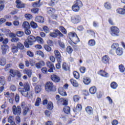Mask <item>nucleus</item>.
I'll use <instances>...</instances> for the list:
<instances>
[{"mask_svg": "<svg viewBox=\"0 0 125 125\" xmlns=\"http://www.w3.org/2000/svg\"><path fill=\"white\" fill-rule=\"evenodd\" d=\"M70 110L71 109L70 108V107L69 106H65L63 108V111L64 112V113H65V114H70Z\"/></svg>", "mask_w": 125, "mask_h": 125, "instance_id": "f704fd0d", "label": "nucleus"}, {"mask_svg": "<svg viewBox=\"0 0 125 125\" xmlns=\"http://www.w3.org/2000/svg\"><path fill=\"white\" fill-rule=\"evenodd\" d=\"M99 74L102 77H105V78L109 77V74L108 73L105 72V71H104V70H100Z\"/></svg>", "mask_w": 125, "mask_h": 125, "instance_id": "412c9836", "label": "nucleus"}, {"mask_svg": "<svg viewBox=\"0 0 125 125\" xmlns=\"http://www.w3.org/2000/svg\"><path fill=\"white\" fill-rule=\"evenodd\" d=\"M27 54L30 57H34V53H33L31 51H27Z\"/></svg>", "mask_w": 125, "mask_h": 125, "instance_id": "774afa93", "label": "nucleus"}, {"mask_svg": "<svg viewBox=\"0 0 125 125\" xmlns=\"http://www.w3.org/2000/svg\"><path fill=\"white\" fill-rule=\"evenodd\" d=\"M119 69L121 73H124L125 70V66L123 64L119 65Z\"/></svg>", "mask_w": 125, "mask_h": 125, "instance_id": "58836bf2", "label": "nucleus"}, {"mask_svg": "<svg viewBox=\"0 0 125 125\" xmlns=\"http://www.w3.org/2000/svg\"><path fill=\"white\" fill-rule=\"evenodd\" d=\"M85 111L88 114H92V113H93V109H92L91 106H87L85 108Z\"/></svg>", "mask_w": 125, "mask_h": 125, "instance_id": "5701e85b", "label": "nucleus"}, {"mask_svg": "<svg viewBox=\"0 0 125 125\" xmlns=\"http://www.w3.org/2000/svg\"><path fill=\"white\" fill-rule=\"evenodd\" d=\"M62 67L64 71H68V70L70 69L69 65L66 62L63 63L62 65Z\"/></svg>", "mask_w": 125, "mask_h": 125, "instance_id": "bb28decb", "label": "nucleus"}, {"mask_svg": "<svg viewBox=\"0 0 125 125\" xmlns=\"http://www.w3.org/2000/svg\"><path fill=\"white\" fill-rule=\"evenodd\" d=\"M83 83L85 84H89L90 83V79L88 77H85L83 79Z\"/></svg>", "mask_w": 125, "mask_h": 125, "instance_id": "cd10ccee", "label": "nucleus"}, {"mask_svg": "<svg viewBox=\"0 0 125 125\" xmlns=\"http://www.w3.org/2000/svg\"><path fill=\"white\" fill-rule=\"evenodd\" d=\"M81 6H83V2L81 0H77L72 6V10L75 12L79 11Z\"/></svg>", "mask_w": 125, "mask_h": 125, "instance_id": "39448f33", "label": "nucleus"}, {"mask_svg": "<svg viewBox=\"0 0 125 125\" xmlns=\"http://www.w3.org/2000/svg\"><path fill=\"white\" fill-rule=\"evenodd\" d=\"M72 40L75 42L70 43V44L72 45V46H73L75 49H77V46H76V44H77V42H80V39H79V37H78V36L76 35Z\"/></svg>", "mask_w": 125, "mask_h": 125, "instance_id": "1a4fd4ad", "label": "nucleus"}, {"mask_svg": "<svg viewBox=\"0 0 125 125\" xmlns=\"http://www.w3.org/2000/svg\"><path fill=\"white\" fill-rule=\"evenodd\" d=\"M22 27L25 29H30V24L28 21H24L22 24Z\"/></svg>", "mask_w": 125, "mask_h": 125, "instance_id": "c85d7f7f", "label": "nucleus"}, {"mask_svg": "<svg viewBox=\"0 0 125 125\" xmlns=\"http://www.w3.org/2000/svg\"><path fill=\"white\" fill-rule=\"evenodd\" d=\"M70 82L71 83L72 85L73 86H75V87H78L79 86V83H78V82L74 79H71L70 80Z\"/></svg>", "mask_w": 125, "mask_h": 125, "instance_id": "7c9ffc66", "label": "nucleus"}, {"mask_svg": "<svg viewBox=\"0 0 125 125\" xmlns=\"http://www.w3.org/2000/svg\"><path fill=\"white\" fill-rule=\"evenodd\" d=\"M104 7L106 9H111L112 8V6L111 5V3L109 2H106L104 3Z\"/></svg>", "mask_w": 125, "mask_h": 125, "instance_id": "c9c22d12", "label": "nucleus"}, {"mask_svg": "<svg viewBox=\"0 0 125 125\" xmlns=\"http://www.w3.org/2000/svg\"><path fill=\"white\" fill-rule=\"evenodd\" d=\"M11 50L13 53H17V52H18V47L14 44H13L11 45Z\"/></svg>", "mask_w": 125, "mask_h": 125, "instance_id": "a211bd4d", "label": "nucleus"}, {"mask_svg": "<svg viewBox=\"0 0 125 125\" xmlns=\"http://www.w3.org/2000/svg\"><path fill=\"white\" fill-rule=\"evenodd\" d=\"M29 110L30 108L28 106H26L25 108L23 110V116H26L27 114H28V112H29Z\"/></svg>", "mask_w": 125, "mask_h": 125, "instance_id": "79ce46f5", "label": "nucleus"}, {"mask_svg": "<svg viewBox=\"0 0 125 125\" xmlns=\"http://www.w3.org/2000/svg\"><path fill=\"white\" fill-rule=\"evenodd\" d=\"M59 0H51V5L53 6L55 4H56L58 2Z\"/></svg>", "mask_w": 125, "mask_h": 125, "instance_id": "69168bd1", "label": "nucleus"}, {"mask_svg": "<svg viewBox=\"0 0 125 125\" xmlns=\"http://www.w3.org/2000/svg\"><path fill=\"white\" fill-rule=\"evenodd\" d=\"M16 34L18 37H23L24 36V32L23 31H18Z\"/></svg>", "mask_w": 125, "mask_h": 125, "instance_id": "680f3d73", "label": "nucleus"}, {"mask_svg": "<svg viewBox=\"0 0 125 125\" xmlns=\"http://www.w3.org/2000/svg\"><path fill=\"white\" fill-rule=\"evenodd\" d=\"M31 12L34 14L39 13V8H33L31 9Z\"/></svg>", "mask_w": 125, "mask_h": 125, "instance_id": "13d9d810", "label": "nucleus"}, {"mask_svg": "<svg viewBox=\"0 0 125 125\" xmlns=\"http://www.w3.org/2000/svg\"><path fill=\"white\" fill-rule=\"evenodd\" d=\"M51 80L55 83H59L60 82V78L56 75H53L51 76Z\"/></svg>", "mask_w": 125, "mask_h": 125, "instance_id": "4468645a", "label": "nucleus"}, {"mask_svg": "<svg viewBox=\"0 0 125 125\" xmlns=\"http://www.w3.org/2000/svg\"><path fill=\"white\" fill-rule=\"evenodd\" d=\"M66 51L68 52V53H69V54H71V53L73 52V49L70 46H67L66 48Z\"/></svg>", "mask_w": 125, "mask_h": 125, "instance_id": "8fccbe9b", "label": "nucleus"}, {"mask_svg": "<svg viewBox=\"0 0 125 125\" xmlns=\"http://www.w3.org/2000/svg\"><path fill=\"white\" fill-rule=\"evenodd\" d=\"M14 115H20L21 114V107L20 106L16 107L14 105L12 108Z\"/></svg>", "mask_w": 125, "mask_h": 125, "instance_id": "423d86ee", "label": "nucleus"}, {"mask_svg": "<svg viewBox=\"0 0 125 125\" xmlns=\"http://www.w3.org/2000/svg\"><path fill=\"white\" fill-rule=\"evenodd\" d=\"M96 44V42L94 39H90L88 42V45L89 46H94Z\"/></svg>", "mask_w": 125, "mask_h": 125, "instance_id": "6ab92c4d", "label": "nucleus"}, {"mask_svg": "<svg viewBox=\"0 0 125 125\" xmlns=\"http://www.w3.org/2000/svg\"><path fill=\"white\" fill-rule=\"evenodd\" d=\"M35 21L39 23H43L44 19L42 16H37L35 18Z\"/></svg>", "mask_w": 125, "mask_h": 125, "instance_id": "f3484780", "label": "nucleus"}, {"mask_svg": "<svg viewBox=\"0 0 125 125\" xmlns=\"http://www.w3.org/2000/svg\"><path fill=\"white\" fill-rule=\"evenodd\" d=\"M35 91L36 93H40V92L42 91V87L40 85L36 86Z\"/></svg>", "mask_w": 125, "mask_h": 125, "instance_id": "72a5a7b5", "label": "nucleus"}, {"mask_svg": "<svg viewBox=\"0 0 125 125\" xmlns=\"http://www.w3.org/2000/svg\"><path fill=\"white\" fill-rule=\"evenodd\" d=\"M45 88L46 91H55L56 90L55 87L53 85V83L51 82H48L46 83Z\"/></svg>", "mask_w": 125, "mask_h": 125, "instance_id": "20e7f679", "label": "nucleus"}, {"mask_svg": "<svg viewBox=\"0 0 125 125\" xmlns=\"http://www.w3.org/2000/svg\"><path fill=\"white\" fill-rule=\"evenodd\" d=\"M36 54L37 55H39L40 56H42L43 58L44 57V55L42 51H37L36 52Z\"/></svg>", "mask_w": 125, "mask_h": 125, "instance_id": "49530a36", "label": "nucleus"}, {"mask_svg": "<svg viewBox=\"0 0 125 125\" xmlns=\"http://www.w3.org/2000/svg\"><path fill=\"white\" fill-rule=\"evenodd\" d=\"M120 34V29L117 26H113L110 27V35L112 37H118Z\"/></svg>", "mask_w": 125, "mask_h": 125, "instance_id": "7ed1b4c3", "label": "nucleus"}, {"mask_svg": "<svg viewBox=\"0 0 125 125\" xmlns=\"http://www.w3.org/2000/svg\"><path fill=\"white\" fill-rule=\"evenodd\" d=\"M87 32L88 33V34H89V35H91V36H92L94 38H95V32H94L93 31L87 30Z\"/></svg>", "mask_w": 125, "mask_h": 125, "instance_id": "5fc2aeb1", "label": "nucleus"}, {"mask_svg": "<svg viewBox=\"0 0 125 125\" xmlns=\"http://www.w3.org/2000/svg\"><path fill=\"white\" fill-rule=\"evenodd\" d=\"M16 70H14L13 69H11L10 70L9 73H10V75L12 77V78H14V77H15V76H16V72H17Z\"/></svg>", "mask_w": 125, "mask_h": 125, "instance_id": "a878e982", "label": "nucleus"}, {"mask_svg": "<svg viewBox=\"0 0 125 125\" xmlns=\"http://www.w3.org/2000/svg\"><path fill=\"white\" fill-rule=\"evenodd\" d=\"M58 91L59 93H60V94L62 95V96H67V93H66V91L64 90L63 87H59L58 89Z\"/></svg>", "mask_w": 125, "mask_h": 125, "instance_id": "ddd939ff", "label": "nucleus"}, {"mask_svg": "<svg viewBox=\"0 0 125 125\" xmlns=\"http://www.w3.org/2000/svg\"><path fill=\"white\" fill-rule=\"evenodd\" d=\"M47 108L48 110L51 111L53 109V104L51 102H48L47 104Z\"/></svg>", "mask_w": 125, "mask_h": 125, "instance_id": "b1692460", "label": "nucleus"}, {"mask_svg": "<svg viewBox=\"0 0 125 125\" xmlns=\"http://www.w3.org/2000/svg\"><path fill=\"white\" fill-rule=\"evenodd\" d=\"M110 86L113 89H116L118 87V84L116 82H112L110 84Z\"/></svg>", "mask_w": 125, "mask_h": 125, "instance_id": "37998d69", "label": "nucleus"}, {"mask_svg": "<svg viewBox=\"0 0 125 125\" xmlns=\"http://www.w3.org/2000/svg\"><path fill=\"white\" fill-rule=\"evenodd\" d=\"M11 42H19V39L17 37H14L12 38Z\"/></svg>", "mask_w": 125, "mask_h": 125, "instance_id": "052dcab7", "label": "nucleus"}, {"mask_svg": "<svg viewBox=\"0 0 125 125\" xmlns=\"http://www.w3.org/2000/svg\"><path fill=\"white\" fill-rule=\"evenodd\" d=\"M102 62L104 64H108L109 63V61H110V58L107 55L104 56L102 59Z\"/></svg>", "mask_w": 125, "mask_h": 125, "instance_id": "2eb2a0df", "label": "nucleus"}, {"mask_svg": "<svg viewBox=\"0 0 125 125\" xmlns=\"http://www.w3.org/2000/svg\"><path fill=\"white\" fill-rule=\"evenodd\" d=\"M40 0L39 2H35L33 4V7H40L41 6V4H40Z\"/></svg>", "mask_w": 125, "mask_h": 125, "instance_id": "4d7b16f0", "label": "nucleus"}, {"mask_svg": "<svg viewBox=\"0 0 125 125\" xmlns=\"http://www.w3.org/2000/svg\"><path fill=\"white\" fill-rule=\"evenodd\" d=\"M73 76L75 79H80V74L77 71L73 72Z\"/></svg>", "mask_w": 125, "mask_h": 125, "instance_id": "de8ad7c7", "label": "nucleus"}, {"mask_svg": "<svg viewBox=\"0 0 125 125\" xmlns=\"http://www.w3.org/2000/svg\"><path fill=\"white\" fill-rule=\"evenodd\" d=\"M44 48L46 51L49 52L51 51V47H50L49 46L47 45H44Z\"/></svg>", "mask_w": 125, "mask_h": 125, "instance_id": "338daca9", "label": "nucleus"}, {"mask_svg": "<svg viewBox=\"0 0 125 125\" xmlns=\"http://www.w3.org/2000/svg\"><path fill=\"white\" fill-rule=\"evenodd\" d=\"M0 84H1L2 85H4V84H5V80L4 79V77H0Z\"/></svg>", "mask_w": 125, "mask_h": 125, "instance_id": "c03bdc74", "label": "nucleus"}, {"mask_svg": "<svg viewBox=\"0 0 125 125\" xmlns=\"http://www.w3.org/2000/svg\"><path fill=\"white\" fill-rule=\"evenodd\" d=\"M55 57L57 59L58 62H62V59H61V54L58 50H55L54 52Z\"/></svg>", "mask_w": 125, "mask_h": 125, "instance_id": "6e6552de", "label": "nucleus"}, {"mask_svg": "<svg viewBox=\"0 0 125 125\" xmlns=\"http://www.w3.org/2000/svg\"><path fill=\"white\" fill-rule=\"evenodd\" d=\"M59 29L63 34H67V30L63 26H60Z\"/></svg>", "mask_w": 125, "mask_h": 125, "instance_id": "603ef678", "label": "nucleus"}, {"mask_svg": "<svg viewBox=\"0 0 125 125\" xmlns=\"http://www.w3.org/2000/svg\"><path fill=\"white\" fill-rule=\"evenodd\" d=\"M68 36L70 40H73V38L77 36V34L75 33L70 32L68 34Z\"/></svg>", "mask_w": 125, "mask_h": 125, "instance_id": "a19ab883", "label": "nucleus"}, {"mask_svg": "<svg viewBox=\"0 0 125 125\" xmlns=\"http://www.w3.org/2000/svg\"><path fill=\"white\" fill-rule=\"evenodd\" d=\"M30 25H31V27L32 28H33V29H36L38 27V24L34 21H31Z\"/></svg>", "mask_w": 125, "mask_h": 125, "instance_id": "3c124183", "label": "nucleus"}, {"mask_svg": "<svg viewBox=\"0 0 125 125\" xmlns=\"http://www.w3.org/2000/svg\"><path fill=\"white\" fill-rule=\"evenodd\" d=\"M50 37H51L52 38L57 37V33L55 32V30H54V32H52L50 34Z\"/></svg>", "mask_w": 125, "mask_h": 125, "instance_id": "6e6d98bb", "label": "nucleus"}, {"mask_svg": "<svg viewBox=\"0 0 125 125\" xmlns=\"http://www.w3.org/2000/svg\"><path fill=\"white\" fill-rule=\"evenodd\" d=\"M36 41H37L40 44H43V42H44L43 39L39 36L36 37Z\"/></svg>", "mask_w": 125, "mask_h": 125, "instance_id": "c756f323", "label": "nucleus"}, {"mask_svg": "<svg viewBox=\"0 0 125 125\" xmlns=\"http://www.w3.org/2000/svg\"><path fill=\"white\" fill-rule=\"evenodd\" d=\"M26 74L29 78H31V76H32V70L30 69L27 70L26 71Z\"/></svg>", "mask_w": 125, "mask_h": 125, "instance_id": "bf43d9fd", "label": "nucleus"}, {"mask_svg": "<svg viewBox=\"0 0 125 125\" xmlns=\"http://www.w3.org/2000/svg\"><path fill=\"white\" fill-rule=\"evenodd\" d=\"M71 22L74 24H78L81 22V17L79 15H74L71 17Z\"/></svg>", "mask_w": 125, "mask_h": 125, "instance_id": "0eeeda50", "label": "nucleus"}, {"mask_svg": "<svg viewBox=\"0 0 125 125\" xmlns=\"http://www.w3.org/2000/svg\"><path fill=\"white\" fill-rule=\"evenodd\" d=\"M6 64V60L5 58L2 57L0 59V66H5Z\"/></svg>", "mask_w": 125, "mask_h": 125, "instance_id": "4be33fe9", "label": "nucleus"}, {"mask_svg": "<svg viewBox=\"0 0 125 125\" xmlns=\"http://www.w3.org/2000/svg\"><path fill=\"white\" fill-rule=\"evenodd\" d=\"M17 47H18V48H19V49L23 50V49H24V45L21 42H18L17 44Z\"/></svg>", "mask_w": 125, "mask_h": 125, "instance_id": "4c0bfd02", "label": "nucleus"}, {"mask_svg": "<svg viewBox=\"0 0 125 125\" xmlns=\"http://www.w3.org/2000/svg\"><path fill=\"white\" fill-rule=\"evenodd\" d=\"M59 46H60V47H61L62 48H65V43H64V42L61 41H59Z\"/></svg>", "mask_w": 125, "mask_h": 125, "instance_id": "e2e57ef3", "label": "nucleus"}, {"mask_svg": "<svg viewBox=\"0 0 125 125\" xmlns=\"http://www.w3.org/2000/svg\"><path fill=\"white\" fill-rule=\"evenodd\" d=\"M8 123H9L10 124H14L15 122H14V117L12 116H10L8 118Z\"/></svg>", "mask_w": 125, "mask_h": 125, "instance_id": "473e14b6", "label": "nucleus"}, {"mask_svg": "<svg viewBox=\"0 0 125 125\" xmlns=\"http://www.w3.org/2000/svg\"><path fill=\"white\" fill-rule=\"evenodd\" d=\"M55 12V9L51 7L47 8V13L49 14H53Z\"/></svg>", "mask_w": 125, "mask_h": 125, "instance_id": "2f4dec72", "label": "nucleus"}, {"mask_svg": "<svg viewBox=\"0 0 125 125\" xmlns=\"http://www.w3.org/2000/svg\"><path fill=\"white\" fill-rule=\"evenodd\" d=\"M86 69L85 68V67H83V66H81L80 68V71L81 72V73H82V74H83L84 73H85V70Z\"/></svg>", "mask_w": 125, "mask_h": 125, "instance_id": "0e129e2a", "label": "nucleus"}, {"mask_svg": "<svg viewBox=\"0 0 125 125\" xmlns=\"http://www.w3.org/2000/svg\"><path fill=\"white\" fill-rule=\"evenodd\" d=\"M36 38L33 36L30 35L27 38V41H25L24 42V46L27 48H29L30 47V45H33L34 42H36Z\"/></svg>", "mask_w": 125, "mask_h": 125, "instance_id": "f03ea898", "label": "nucleus"}, {"mask_svg": "<svg viewBox=\"0 0 125 125\" xmlns=\"http://www.w3.org/2000/svg\"><path fill=\"white\" fill-rule=\"evenodd\" d=\"M82 104H78L76 106V109L74 112H80L82 111Z\"/></svg>", "mask_w": 125, "mask_h": 125, "instance_id": "e433bc0d", "label": "nucleus"}, {"mask_svg": "<svg viewBox=\"0 0 125 125\" xmlns=\"http://www.w3.org/2000/svg\"><path fill=\"white\" fill-rule=\"evenodd\" d=\"M16 7L17 8H23L25 6L24 4L22 3L21 0H17L16 1Z\"/></svg>", "mask_w": 125, "mask_h": 125, "instance_id": "9d476101", "label": "nucleus"}, {"mask_svg": "<svg viewBox=\"0 0 125 125\" xmlns=\"http://www.w3.org/2000/svg\"><path fill=\"white\" fill-rule=\"evenodd\" d=\"M1 49L2 50V54H5V53H6V51H7V49H8V45L6 44L2 45Z\"/></svg>", "mask_w": 125, "mask_h": 125, "instance_id": "dca6fc26", "label": "nucleus"}, {"mask_svg": "<svg viewBox=\"0 0 125 125\" xmlns=\"http://www.w3.org/2000/svg\"><path fill=\"white\" fill-rule=\"evenodd\" d=\"M119 48V43H114L111 45V48H112V49H116V48L118 49Z\"/></svg>", "mask_w": 125, "mask_h": 125, "instance_id": "a18cd8bd", "label": "nucleus"}, {"mask_svg": "<svg viewBox=\"0 0 125 125\" xmlns=\"http://www.w3.org/2000/svg\"><path fill=\"white\" fill-rule=\"evenodd\" d=\"M58 103H62L64 106L68 105V100L65 98H61L58 100Z\"/></svg>", "mask_w": 125, "mask_h": 125, "instance_id": "f8f14e48", "label": "nucleus"}, {"mask_svg": "<svg viewBox=\"0 0 125 125\" xmlns=\"http://www.w3.org/2000/svg\"><path fill=\"white\" fill-rule=\"evenodd\" d=\"M25 18L27 20H30V19H32L33 18V16L30 14H26L25 15Z\"/></svg>", "mask_w": 125, "mask_h": 125, "instance_id": "864d4df0", "label": "nucleus"}, {"mask_svg": "<svg viewBox=\"0 0 125 125\" xmlns=\"http://www.w3.org/2000/svg\"><path fill=\"white\" fill-rule=\"evenodd\" d=\"M116 53L117 55L121 56V55H123V49L122 48H118L116 50Z\"/></svg>", "mask_w": 125, "mask_h": 125, "instance_id": "393cba45", "label": "nucleus"}, {"mask_svg": "<svg viewBox=\"0 0 125 125\" xmlns=\"http://www.w3.org/2000/svg\"><path fill=\"white\" fill-rule=\"evenodd\" d=\"M45 65V63L43 62V61H41L36 63H35V67L37 69H41L42 67V66H44Z\"/></svg>", "mask_w": 125, "mask_h": 125, "instance_id": "9b49d317", "label": "nucleus"}, {"mask_svg": "<svg viewBox=\"0 0 125 125\" xmlns=\"http://www.w3.org/2000/svg\"><path fill=\"white\" fill-rule=\"evenodd\" d=\"M19 91L21 92V94L25 97H27L28 96V91H30V85H29V83L28 82L25 83L23 84V88L21 89V88H19Z\"/></svg>", "mask_w": 125, "mask_h": 125, "instance_id": "f257e3e1", "label": "nucleus"}, {"mask_svg": "<svg viewBox=\"0 0 125 125\" xmlns=\"http://www.w3.org/2000/svg\"><path fill=\"white\" fill-rule=\"evenodd\" d=\"M80 96L77 95L74 96L73 98L74 102H78L79 100H80Z\"/></svg>", "mask_w": 125, "mask_h": 125, "instance_id": "09e8293b", "label": "nucleus"}, {"mask_svg": "<svg viewBox=\"0 0 125 125\" xmlns=\"http://www.w3.org/2000/svg\"><path fill=\"white\" fill-rule=\"evenodd\" d=\"M96 91H97V89L94 86L91 87L89 89V92L91 94H95L96 93Z\"/></svg>", "mask_w": 125, "mask_h": 125, "instance_id": "aec40b11", "label": "nucleus"}, {"mask_svg": "<svg viewBox=\"0 0 125 125\" xmlns=\"http://www.w3.org/2000/svg\"><path fill=\"white\" fill-rule=\"evenodd\" d=\"M42 102V99L40 98H37L35 104V106L36 107H39L40 106V103Z\"/></svg>", "mask_w": 125, "mask_h": 125, "instance_id": "ea45409f", "label": "nucleus"}]
</instances>
